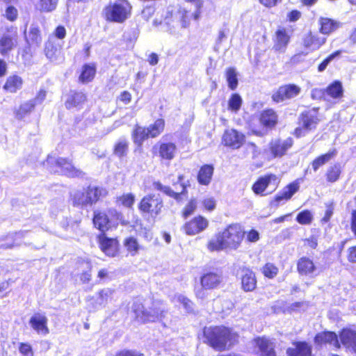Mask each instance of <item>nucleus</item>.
Wrapping results in <instances>:
<instances>
[{
  "label": "nucleus",
  "instance_id": "obj_1",
  "mask_svg": "<svg viewBox=\"0 0 356 356\" xmlns=\"http://www.w3.org/2000/svg\"><path fill=\"white\" fill-rule=\"evenodd\" d=\"M245 236V232L241 225L232 224L221 232L211 238L207 243L210 252H219L224 250H237Z\"/></svg>",
  "mask_w": 356,
  "mask_h": 356
},
{
  "label": "nucleus",
  "instance_id": "obj_2",
  "mask_svg": "<svg viewBox=\"0 0 356 356\" xmlns=\"http://www.w3.org/2000/svg\"><path fill=\"white\" fill-rule=\"evenodd\" d=\"M210 345L218 350H225L235 342L237 335L225 327H209L204 330Z\"/></svg>",
  "mask_w": 356,
  "mask_h": 356
},
{
  "label": "nucleus",
  "instance_id": "obj_3",
  "mask_svg": "<svg viewBox=\"0 0 356 356\" xmlns=\"http://www.w3.org/2000/svg\"><path fill=\"white\" fill-rule=\"evenodd\" d=\"M131 8L127 0H117L104 8L103 15L107 21L122 23L130 17Z\"/></svg>",
  "mask_w": 356,
  "mask_h": 356
},
{
  "label": "nucleus",
  "instance_id": "obj_4",
  "mask_svg": "<svg viewBox=\"0 0 356 356\" xmlns=\"http://www.w3.org/2000/svg\"><path fill=\"white\" fill-rule=\"evenodd\" d=\"M133 311L138 321L154 322L163 316L165 306L162 302L155 301L150 307L145 308L141 303L136 302L133 305Z\"/></svg>",
  "mask_w": 356,
  "mask_h": 356
},
{
  "label": "nucleus",
  "instance_id": "obj_5",
  "mask_svg": "<svg viewBox=\"0 0 356 356\" xmlns=\"http://www.w3.org/2000/svg\"><path fill=\"white\" fill-rule=\"evenodd\" d=\"M318 122L317 110L312 109L302 112L299 118V126L295 129L294 134L297 137L304 136L309 131L316 129Z\"/></svg>",
  "mask_w": 356,
  "mask_h": 356
},
{
  "label": "nucleus",
  "instance_id": "obj_6",
  "mask_svg": "<svg viewBox=\"0 0 356 356\" xmlns=\"http://www.w3.org/2000/svg\"><path fill=\"white\" fill-rule=\"evenodd\" d=\"M222 281V276L218 272L204 273L200 277L201 287L195 289L197 298L204 299L207 296L206 290L216 289Z\"/></svg>",
  "mask_w": 356,
  "mask_h": 356
},
{
  "label": "nucleus",
  "instance_id": "obj_7",
  "mask_svg": "<svg viewBox=\"0 0 356 356\" xmlns=\"http://www.w3.org/2000/svg\"><path fill=\"white\" fill-rule=\"evenodd\" d=\"M108 215L103 211H95L93 217L95 226L100 231L104 232L114 226L121 219V214L115 210H110Z\"/></svg>",
  "mask_w": 356,
  "mask_h": 356
},
{
  "label": "nucleus",
  "instance_id": "obj_8",
  "mask_svg": "<svg viewBox=\"0 0 356 356\" xmlns=\"http://www.w3.org/2000/svg\"><path fill=\"white\" fill-rule=\"evenodd\" d=\"M47 165L51 166V170L54 172L64 173L68 176L77 175L76 171L73 165L63 158H56L54 156H48Z\"/></svg>",
  "mask_w": 356,
  "mask_h": 356
},
{
  "label": "nucleus",
  "instance_id": "obj_9",
  "mask_svg": "<svg viewBox=\"0 0 356 356\" xmlns=\"http://www.w3.org/2000/svg\"><path fill=\"white\" fill-rule=\"evenodd\" d=\"M279 181L276 175L270 174L259 177L252 185V190L256 195H264L265 191L268 188L271 191L275 190L277 187Z\"/></svg>",
  "mask_w": 356,
  "mask_h": 356
},
{
  "label": "nucleus",
  "instance_id": "obj_10",
  "mask_svg": "<svg viewBox=\"0 0 356 356\" xmlns=\"http://www.w3.org/2000/svg\"><path fill=\"white\" fill-rule=\"evenodd\" d=\"M163 207L162 200L154 195L145 196L139 204V209L143 212L149 213L152 216H158Z\"/></svg>",
  "mask_w": 356,
  "mask_h": 356
},
{
  "label": "nucleus",
  "instance_id": "obj_11",
  "mask_svg": "<svg viewBox=\"0 0 356 356\" xmlns=\"http://www.w3.org/2000/svg\"><path fill=\"white\" fill-rule=\"evenodd\" d=\"M17 45V33L11 27L0 37V54L3 56L8 54Z\"/></svg>",
  "mask_w": 356,
  "mask_h": 356
},
{
  "label": "nucleus",
  "instance_id": "obj_12",
  "mask_svg": "<svg viewBox=\"0 0 356 356\" xmlns=\"http://www.w3.org/2000/svg\"><path fill=\"white\" fill-rule=\"evenodd\" d=\"M208 226L209 220L202 216H198L186 222L183 229L187 235L193 236L203 232Z\"/></svg>",
  "mask_w": 356,
  "mask_h": 356
},
{
  "label": "nucleus",
  "instance_id": "obj_13",
  "mask_svg": "<svg viewBox=\"0 0 356 356\" xmlns=\"http://www.w3.org/2000/svg\"><path fill=\"white\" fill-rule=\"evenodd\" d=\"M222 143L233 149H238L245 142V136L234 129L226 130L222 138Z\"/></svg>",
  "mask_w": 356,
  "mask_h": 356
},
{
  "label": "nucleus",
  "instance_id": "obj_14",
  "mask_svg": "<svg viewBox=\"0 0 356 356\" xmlns=\"http://www.w3.org/2000/svg\"><path fill=\"white\" fill-rule=\"evenodd\" d=\"M99 247L107 256L115 257L118 252V242L116 239L108 238L104 234L98 236Z\"/></svg>",
  "mask_w": 356,
  "mask_h": 356
},
{
  "label": "nucleus",
  "instance_id": "obj_15",
  "mask_svg": "<svg viewBox=\"0 0 356 356\" xmlns=\"http://www.w3.org/2000/svg\"><path fill=\"white\" fill-rule=\"evenodd\" d=\"M300 92V88L296 85H286L280 87L273 95V99L276 102H280L285 99L297 96Z\"/></svg>",
  "mask_w": 356,
  "mask_h": 356
},
{
  "label": "nucleus",
  "instance_id": "obj_16",
  "mask_svg": "<svg viewBox=\"0 0 356 356\" xmlns=\"http://www.w3.org/2000/svg\"><path fill=\"white\" fill-rule=\"evenodd\" d=\"M291 36L284 28H279L275 33L273 49L275 51L284 53L290 41Z\"/></svg>",
  "mask_w": 356,
  "mask_h": 356
},
{
  "label": "nucleus",
  "instance_id": "obj_17",
  "mask_svg": "<svg viewBox=\"0 0 356 356\" xmlns=\"http://www.w3.org/2000/svg\"><path fill=\"white\" fill-rule=\"evenodd\" d=\"M45 55L51 61L56 63H60L64 60V56L62 53L60 45L49 40L45 44Z\"/></svg>",
  "mask_w": 356,
  "mask_h": 356
},
{
  "label": "nucleus",
  "instance_id": "obj_18",
  "mask_svg": "<svg viewBox=\"0 0 356 356\" xmlns=\"http://www.w3.org/2000/svg\"><path fill=\"white\" fill-rule=\"evenodd\" d=\"M325 42V37L317 33H309L304 37L302 44L305 48L313 51L318 49Z\"/></svg>",
  "mask_w": 356,
  "mask_h": 356
},
{
  "label": "nucleus",
  "instance_id": "obj_19",
  "mask_svg": "<svg viewBox=\"0 0 356 356\" xmlns=\"http://www.w3.org/2000/svg\"><path fill=\"white\" fill-rule=\"evenodd\" d=\"M293 140L291 138L285 140L275 139L272 140L270 144V149L274 157L282 156L292 146Z\"/></svg>",
  "mask_w": 356,
  "mask_h": 356
},
{
  "label": "nucleus",
  "instance_id": "obj_20",
  "mask_svg": "<svg viewBox=\"0 0 356 356\" xmlns=\"http://www.w3.org/2000/svg\"><path fill=\"white\" fill-rule=\"evenodd\" d=\"M253 343L263 356H276L274 343L269 339L257 337L253 340Z\"/></svg>",
  "mask_w": 356,
  "mask_h": 356
},
{
  "label": "nucleus",
  "instance_id": "obj_21",
  "mask_svg": "<svg viewBox=\"0 0 356 356\" xmlns=\"http://www.w3.org/2000/svg\"><path fill=\"white\" fill-rule=\"evenodd\" d=\"M183 180V176L179 175L178 177V181L180 183V187L181 189L179 192H175L173 190H172L169 186H163L161 182L159 181H155L153 183V187L155 190L160 191L165 193V195L173 197L174 199L177 200H179L181 199V195L183 194L186 191V186L182 182Z\"/></svg>",
  "mask_w": 356,
  "mask_h": 356
},
{
  "label": "nucleus",
  "instance_id": "obj_22",
  "mask_svg": "<svg viewBox=\"0 0 356 356\" xmlns=\"http://www.w3.org/2000/svg\"><path fill=\"white\" fill-rule=\"evenodd\" d=\"M31 327L38 333L47 334L49 332L47 327V318L41 314H35L29 321Z\"/></svg>",
  "mask_w": 356,
  "mask_h": 356
},
{
  "label": "nucleus",
  "instance_id": "obj_23",
  "mask_svg": "<svg viewBox=\"0 0 356 356\" xmlns=\"http://www.w3.org/2000/svg\"><path fill=\"white\" fill-rule=\"evenodd\" d=\"M298 270L300 274L302 275L314 277L317 274V267L315 266L313 261L307 257H302L299 259L297 265Z\"/></svg>",
  "mask_w": 356,
  "mask_h": 356
},
{
  "label": "nucleus",
  "instance_id": "obj_24",
  "mask_svg": "<svg viewBox=\"0 0 356 356\" xmlns=\"http://www.w3.org/2000/svg\"><path fill=\"white\" fill-rule=\"evenodd\" d=\"M341 343L348 349L356 353V331L350 329H344L340 334Z\"/></svg>",
  "mask_w": 356,
  "mask_h": 356
},
{
  "label": "nucleus",
  "instance_id": "obj_25",
  "mask_svg": "<svg viewBox=\"0 0 356 356\" xmlns=\"http://www.w3.org/2000/svg\"><path fill=\"white\" fill-rule=\"evenodd\" d=\"M295 348H289L286 350L288 356H311V347L305 342H295Z\"/></svg>",
  "mask_w": 356,
  "mask_h": 356
},
{
  "label": "nucleus",
  "instance_id": "obj_26",
  "mask_svg": "<svg viewBox=\"0 0 356 356\" xmlns=\"http://www.w3.org/2000/svg\"><path fill=\"white\" fill-rule=\"evenodd\" d=\"M315 342L318 344L330 343L334 347H340L337 334L333 332H323L318 333L315 337Z\"/></svg>",
  "mask_w": 356,
  "mask_h": 356
},
{
  "label": "nucleus",
  "instance_id": "obj_27",
  "mask_svg": "<svg viewBox=\"0 0 356 356\" xmlns=\"http://www.w3.org/2000/svg\"><path fill=\"white\" fill-rule=\"evenodd\" d=\"M87 100V97L82 92H73L65 102V106L67 108L81 106Z\"/></svg>",
  "mask_w": 356,
  "mask_h": 356
},
{
  "label": "nucleus",
  "instance_id": "obj_28",
  "mask_svg": "<svg viewBox=\"0 0 356 356\" xmlns=\"http://www.w3.org/2000/svg\"><path fill=\"white\" fill-rule=\"evenodd\" d=\"M213 167L211 165H204L201 167L197 175V181L200 184L208 186L212 179Z\"/></svg>",
  "mask_w": 356,
  "mask_h": 356
},
{
  "label": "nucleus",
  "instance_id": "obj_29",
  "mask_svg": "<svg viewBox=\"0 0 356 356\" xmlns=\"http://www.w3.org/2000/svg\"><path fill=\"white\" fill-rule=\"evenodd\" d=\"M177 152V147L172 143H161L159 148V154L160 157L165 160H172L174 159Z\"/></svg>",
  "mask_w": 356,
  "mask_h": 356
},
{
  "label": "nucleus",
  "instance_id": "obj_30",
  "mask_svg": "<svg viewBox=\"0 0 356 356\" xmlns=\"http://www.w3.org/2000/svg\"><path fill=\"white\" fill-rule=\"evenodd\" d=\"M319 24L321 25L320 31L323 34H330L336 31L341 25L339 22L327 17H321L319 19Z\"/></svg>",
  "mask_w": 356,
  "mask_h": 356
},
{
  "label": "nucleus",
  "instance_id": "obj_31",
  "mask_svg": "<svg viewBox=\"0 0 356 356\" xmlns=\"http://www.w3.org/2000/svg\"><path fill=\"white\" fill-rule=\"evenodd\" d=\"M23 84L22 79L17 75L10 76L3 86V89L8 92L14 93L22 88Z\"/></svg>",
  "mask_w": 356,
  "mask_h": 356
},
{
  "label": "nucleus",
  "instance_id": "obj_32",
  "mask_svg": "<svg viewBox=\"0 0 356 356\" xmlns=\"http://www.w3.org/2000/svg\"><path fill=\"white\" fill-rule=\"evenodd\" d=\"M242 287L245 291H252L256 288L257 280L255 275L250 270L245 271L242 276Z\"/></svg>",
  "mask_w": 356,
  "mask_h": 356
},
{
  "label": "nucleus",
  "instance_id": "obj_33",
  "mask_svg": "<svg viewBox=\"0 0 356 356\" xmlns=\"http://www.w3.org/2000/svg\"><path fill=\"white\" fill-rule=\"evenodd\" d=\"M299 188L300 185L297 181L291 183L284 188L280 195L276 196L275 200L279 202L283 200H289L299 190Z\"/></svg>",
  "mask_w": 356,
  "mask_h": 356
},
{
  "label": "nucleus",
  "instance_id": "obj_34",
  "mask_svg": "<svg viewBox=\"0 0 356 356\" xmlns=\"http://www.w3.org/2000/svg\"><path fill=\"white\" fill-rule=\"evenodd\" d=\"M26 40L31 45H39L42 42V37L40 29L38 26L32 25L27 33H26Z\"/></svg>",
  "mask_w": 356,
  "mask_h": 356
},
{
  "label": "nucleus",
  "instance_id": "obj_35",
  "mask_svg": "<svg viewBox=\"0 0 356 356\" xmlns=\"http://www.w3.org/2000/svg\"><path fill=\"white\" fill-rule=\"evenodd\" d=\"M277 121V115L273 110L264 111L261 114L260 122L265 127H272L276 124Z\"/></svg>",
  "mask_w": 356,
  "mask_h": 356
},
{
  "label": "nucleus",
  "instance_id": "obj_36",
  "mask_svg": "<svg viewBox=\"0 0 356 356\" xmlns=\"http://www.w3.org/2000/svg\"><path fill=\"white\" fill-rule=\"evenodd\" d=\"M337 154L336 149L329 151L327 153L321 155L314 159L312 163V168L314 171H316L321 166L327 163L332 159H333Z\"/></svg>",
  "mask_w": 356,
  "mask_h": 356
},
{
  "label": "nucleus",
  "instance_id": "obj_37",
  "mask_svg": "<svg viewBox=\"0 0 356 356\" xmlns=\"http://www.w3.org/2000/svg\"><path fill=\"white\" fill-rule=\"evenodd\" d=\"M165 121L163 119H157L153 124L147 127V132L150 138L159 136L164 130Z\"/></svg>",
  "mask_w": 356,
  "mask_h": 356
},
{
  "label": "nucleus",
  "instance_id": "obj_38",
  "mask_svg": "<svg viewBox=\"0 0 356 356\" xmlns=\"http://www.w3.org/2000/svg\"><path fill=\"white\" fill-rule=\"evenodd\" d=\"M71 196L75 205L84 206L89 204L86 189L75 191Z\"/></svg>",
  "mask_w": 356,
  "mask_h": 356
},
{
  "label": "nucleus",
  "instance_id": "obj_39",
  "mask_svg": "<svg viewBox=\"0 0 356 356\" xmlns=\"http://www.w3.org/2000/svg\"><path fill=\"white\" fill-rule=\"evenodd\" d=\"M96 70L94 65H85L83 67L81 74L79 76V80L82 83H88L91 81L95 74Z\"/></svg>",
  "mask_w": 356,
  "mask_h": 356
},
{
  "label": "nucleus",
  "instance_id": "obj_40",
  "mask_svg": "<svg viewBox=\"0 0 356 356\" xmlns=\"http://www.w3.org/2000/svg\"><path fill=\"white\" fill-rule=\"evenodd\" d=\"M35 107L33 101H29L22 104L15 111V118L17 120L23 119L26 115L30 113Z\"/></svg>",
  "mask_w": 356,
  "mask_h": 356
},
{
  "label": "nucleus",
  "instance_id": "obj_41",
  "mask_svg": "<svg viewBox=\"0 0 356 356\" xmlns=\"http://www.w3.org/2000/svg\"><path fill=\"white\" fill-rule=\"evenodd\" d=\"M147 132V128L136 126L133 131V138L134 143L138 145H140L145 139L149 138V134Z\"/></svg>",
  "mask_w": 356,
  "mask_h": 356
},
{
  "label": "nucleus",
  "instance_id": "obj_42",
  "mask_svg": "<svg viewBox=\"0 0 356 356\" xmlns=\"http://www.w3.org/2000/svg\"><path fill=\"white\" fill-rule=\"evenodd\" d=\"M124 245L128 252L132 256L136 255L140 248L138 241L134 237H129L126 238L124 240Z\"/></svg>",
  "mask_w": 356,
  "mask_h": 356
},
{
  "label": "nucleus",
  "instance_id": "obj_43",
  "mask_svg": "<svg viewBox=\"0 0 356 356\" xmlns=\"http://www.w3.org/2000/svg\"><path fill=\"white\" fill-rule=\"evenodd\" d=\"M327 94L333 98L341 97L343 95V88L341 83L339 81H335L332 83L327 88Z\"/></svg>",
  "mask_w": 356,
  "mask_h": 356
},
{
  "label": "nucleus",
  "instance_id": "obj_44",
  "mask_svg": "<svg viewBox=\"0 0 356 356\" xmlns=\"http://www.w3.org/2000/svg\"><path fill=\"white\" fill-rule=\"evenodd\" d=\"M242 102V98L238 94H233L228 101V108L237 112L241 106Z\"/></svg>",
  "mask_w": 356,
  "mask_h": 356
},
{
  "label": "nucleus",
  "instance_id": "obj_45",
  "mask_svg": "<svg viewBox=\"0 0 356 356\" xmlns=\"http://www.w3.org/2000/svg\"><path fill=\"white\" fill-rule=\"evenodd\" d=\"M226 78L228 86L232 90H234L238 86L237 73L234 68H229L226 71Z\"/></svg>",
  "mask_w": 356,
  "mask_h": 356
},
{
  "label": "nucleus",
  "instance_id": "obj_46",
  "mask_svg": "<svg viewBox=\"0 0 356 356\" xmlns=\"http://www.w3.org/2000/svg\"><path fill=\"white\" fill-rule=\"evenodd\" d=\"M128 150V142L126 140H120L115 145L114 154L118 157H122L126 155Z\"/></svg>",
  "mask_w": 356,
  "mask_h": 356
},
{
  "label": "nucleus",
  "instance_id": "obj_47",
  "mask_svg": "<svg viewBox=\"0 0 356 356\" xmlns=\"http://www.w3.org/2000/svg\"><path fill=\"white\" fill-rule=\"evenodd\" d=\"M118 203L127 208H131L135 202V195L132 193H126L118 197Z\"/></svg>",
  "mask_w": 356,
  "mask_h": 356
},
{
  "label": "nucleus",
  "instance_id": "obj_48",
  "mask_svg": "<svg viewBox=\"0 0 356 356\" xmlns=\"http://www.w3.org/2000/svg\"><path fill=\"white\" fill-rule=\"evenodd\" d=\"M296 220L301 225H309L313 220V215L309 210H305L298 214Z\"/></svg>",
  "mask_w": 356,
  "mask_h": 356
},
{
  "label": "nucleus",
  "instance_id": "obj_49",
  "mask_svg": "<svg viewBox=\"0 0 356 356\" xmlns=\"http://www.w3.org/2000/svg\"><path fill=\"white\" fill-rule=\"evenodd\" d=\"M86 191L89 204L96 202L102 195V190L98 188L89 187Z\"/></svg>",
  "mask_w": 356,
  "mask_h": 356
},
{
  "label": "nucleus",
  "instance_id": "obj_50",
  "mask_svg": "<svg viewBox=\"0 0 356 356\" xmlns=\"http://www.w3.org/2000/svg\"><path fill=\"white\" fill-rule=\"evenodd\" d=\"M174 300H175V302L181 304L186 312L190 313L193 311V302L189 299H188L186 297H185L184 296H183V295L175 296Z\"/></svg>",
  "mask_w": 356,
  "mask_h": 356
},
{
  "label": "nucleus",
  "instance_id": "obj_51",
  "mask_svg": "<svg viewBox=\"0 0 356 356\" xmlns=\"http://www.w3.org/2000/svg\"><path fill=\"white\" fill-rule=\"evenodd\" d=\"M262 273L264 276L268 278H273L277 275L278 273V268L274 264L271 263H267L262 268Z\"/></svg>",
  "mask_w": 356,
  "mask_h": 356
},
{
  "label": "nucleus",
  "instance_id": "obj_52",
  "mask_svg": "<svg viewBox=\"0 0 356 356\" xmlns=\"http://www.w3.org/2000/svg\"><path fill=\"white\" fill-rule=\"evenodd\" d=\"M340 173V167L337 165H334L328 169L327 172V179L329 181L334 182L339 179Z\"/></svg>",
  "mask_w": 356,
  "mask_h": 356
},
{
  "label": "nucleus",
  "instance_id": "obj_53",
  "mask_svg": "<svg viewBox=\"0 0 356 356\" xmlns=\"http://www.w3.org/2000/svg\"><path fill=\"white\" fill-rule=\"evenodd\" d=\"M342 53L341 50H337L330 56H328L319 65H318V71L323 72L325 70L328 64L332 61L334 59L339 58Z\"/></svg>",
  "mask_w": 356,
  "mask_h": 356
},
{
  "label": "nucleus",
  "instance_id": "obj_54",
  "mask_svg": "<svg viewBox=\"0 0 356 356\" xmlns=\"http://www.w3.org/2000/svg\"><path fill=\"white\" fill-rule=\"evenodd\" d=\"M113 292L111 289L108 288L101 290L98 294V304L99 305H105L108 302V298L111 297Z\"/></svg>",
  "mask_w": 356,
  "mask_h": 356
},
{
  "label": "nucleus",
  "instance_id": "obj_55",
  "mask_svg": "<svg viewBox=\"0 0 356 356\" xmlns=\"http://www.w3.org/2000/svg\"><path fill=\"white\" fill-rule=\"evenodd\" d=\"M58 0H40V9L45 12H51L56 9Z\"/></svg>",
  "mask_w": 356,
  "mask_h": 356
},
{
  "label": "nucleus",
  "instance_id": "obj_56",
  "mask_svg": "<svg viewBox=\"0 0 356 356\" xmlns=\"http://www.w3.org/2000/svg\"><path fill=\"white\" fill-rule=\"evenodd\" d=\"M197 208V202L195 200H191L186 205L182 211L183 216L186 218L189 216L192 215Z\"/></svg>",
  "mask_w": 356,
  "mask_h": 356
},
{
  "label": "nucleus",
  "instance_id": "obj_57",
  "mask_svg": "<svg viewBox=\"0 0 356 356\" xmlns=\"http://www.w3.org/2000/svg\"><path fill=\"white\" fill-rule=\"evenodd\" d=\"M178 15L181 19V26L183 28L188 27L189 25L188 11L184 8H180Z\"/></svg>",
  "mask_w": 356,
  "mask_h": 356
},
{
  "label": "nucleus",
  "instance_id": "obj_58",
  "mask_svg": "<svg viewBox=\"0 0 356 356\" xmlns=\"http://www.w3.org/2000/svg\"><path fill=\"white\" fill-rule=\"evenodd\" d=\"M202 204L204 209L211 211L215 209L216 206V201L212 197H207L202 200Z\"/></svg>",
  "mask_w": 356,
  "mask_h": 356
},
{
  "label": "nucleus",
  "instance_id": "obj_59",
  "mask_svg": "<svg viewBox=\"0 0 356 356\" xmlns=\"http://www.w3.org/2000/svg\"><path fill=\"white\" fill-rule=\"evenodd\" d=\"M19 351L23 356H33V351L30 344L26 343H20Z\"/></svg>",
  "mask_w": 356,
  "mask_h": 356
},
{
  "label": "nucleus",
  "instance_id": "obj_60",
  "mask_svg": "<svg viewBox=\"0 0 356 356\" xmlns=\"http://www.w3.org/2000/svg\"><path fill=\"white\" fill-rule=\"evenodd\" d=\"M6 17L10 21H14L17 17V10L13 6H9L5 12Z\"/></svg>",
  "mask_w": 356,
  "mask_h": 356
},
{
  "label": "nucleus",
  "instance_id": "obj_61",
  "mask_svg": "<svg viewBox=\"0 0 356 356\" xmlns=\"http://www.w3.org/2000/svg\"><path fill=\"white\" fill-rule=\"evenodd\" d=\"M88 270L83 272L80 275V280L83 283H87L91 279V274H90V265L88 263L86 264Z\"/></svg>",
  "mask_w": 356,
  "mask_h": 356
},
{
  "label": "nucleus",
  "instance_id": "obj_62",
  "mask_svg": "<svg viewBox=\"0 0 356 356\" xmlns=\"http://www.w3.org/2000/svg\"><path fill=\"white\" fill-rule=\"evenodd\" d=\"M140 234L147 241H150L153 238V233L152 230L146 227L141 229Z\"/></svg>",
  "mask_w": 356,
  "mask_h": 356
},
{
  "label": "nucleus",
  "instance_id": "obj_63",
  "mask_svg": "<svg viewBox=\"0 0 356 356\" xmlns=\"http://www.w3.org/2000/svg\"><path fill=\"white\" fill-rule=\"evenodd\" d=\"M247 239L250 242H256L259 239V234L257 231L252 229L247 235Z\"/></svg>",
  "mask_w": 356,
  "mask_h": 356
},
{
  "label": "nucleus",
  "instance_id": "obj_64",
  "mask_svg": "<svg viewBox=\"0 0 356 356\" xmlns=\"http://www.w3.org/2000/svg\"><path fill=\"white\" fill-rule=\"evenodd\" d=\"M300 12L298 10H292L288 14L287 17L290 22H296L300 19Z\"/></svg>",
  "mask_w": 356,
  "mask_h": 356
}]
</instances>
